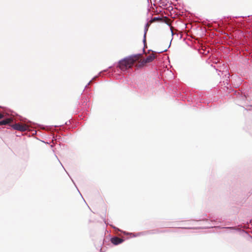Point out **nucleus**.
<instances>
[{"label":"nucleus","instance_id":"nucleus-9","mask_svg":"<svg viewBox=\"0 0 252 252\" xmlns=\"http://www.w3.org/2000/svg\"><path fill=\"white\" fill-rule=\"evenodd\" d=\"M91 81H90L88 83V84L86 86V88L90 84Z\"/></svg>","mask_w":252,"mask_h":252},{"label":"nucleus","instance_id":"nucleus-1","mask_svg":"<svg viewBox=\"0 0 252 252\" xmlns=\"http://www.w3.org/2000/svg\"><path fill=\"white\" fill-rule=\"evenodd\" d=\"M141 55V54L132 55L120 61L119 62V66L121 70H125L127 68L130 67Z\"/></svg>","mask_w":252,"mask_h":252},{"label":"nucleus","instance_id":"nucleus-8","mask_svg":"<svg viewBox=\"0 0 252 252\" xmlns=\"http://www.w3.org/2000/svg\"><path fill=\"white\" fill-rule=\"evenodd\" d=\"M3 117V115L2 114L0 113V119L2 118Z\"/></svg>","mask_w":252,"mask_h":252},{"label":"nucleus","instance_id":"nucleus-2","mask_svg":"<svg viewBox=\"0 0 252 252\" xmlns=\"http://www.w3.org/2000/svg\"><path fill=\"white\" fill-rule=\"evenodd\" d=\"M13 129L20 131H25L28 129L26 125H22L20 123H16L11 126Z\"/></svg>","mask_w":252,"mask_h":252},{"label":"nucleus","instance_id":"nucleus-3","mask_svg":"<svg viewBox=\"0 0 252 252\" xmlns=\"http://www.w3.org/2000/svg\"><path fill=\"white\" fill-rule=\"evenodd\" d=\"M155 56L154 54H152L149 56H148L146 59H144L142 61V64H146L147 63L152 62L155 58Z\"/></svg>","mask_w":252,"mask_h":252},{"label":"nucleus","instance_id":"nucleus-10","mask_svg":"<svg viewBox=\"0 0 252 252\" xmlns=\"http://www.w3.org/2000/svg\"><path fill=\"white\" fill-rule=\"evenodd\" d=\"M171 34H172V35L173 36V32L172 31V30L171 29Z\"/></svg>","mask_w":252,"mask_h":252},{"label":"nucleus","instance_id":"nucleus-5","mask_svg":"<svg viewBox=\"0 0 252 252\" xmlns=\"http://www.w3.org/2000/svg\"><path fill=\"white\" fill-rule=\"evenodd\" d=\"M149 26V24H148V23H147L146 24V25L145 26V28H144V38H143V42L144 44H145V43H146V34L148 30Z\"/></svg>","mask_w":252,"mask_h":252},{"label":"nucleus","instance_id":"nucleus-4","mask_svg":"<svg viewBox=\"0 0 252 252\" xmlns=\"http://www.w3.org/2000/svg\"><path fill=\"white\" fill-rule=\"evenodd\" d=\"M111 241L113 244L117 245L122 243L124 241V240L123 239L120 238L119 237H114L111 238Z\"/></svg>","mask_w":252,"mask_h":252},{"label":"nucleus","instance_id":"nucleus-6","mask_svg":"<svg viewBox=\"0 0 252 252\" xmlns=\"http://www.w3.org/2000/svg\"><path fill=\"white\" fill-rule=\"evenodd\" d=\"M11 122V119L10 118H7L0 121V126L6 125Z\"/></svg>","mask_w":252,"mask_h":252},{"label":"nucleus","instance_id":"nucleus-7","mask_svg":"<svg viewBox=\"0 0 252 252\" xmlns=\"http://www.w3.org/2000/svg\"><path fill=\"white\" fill-rule=\"evenodd\" d=\"M166 51H167V49H165V50L159 51L158 53H162V52H165Z\"/></svg>","mask_w":252,"mask_h":252}]
</instances>
